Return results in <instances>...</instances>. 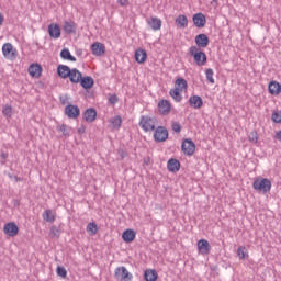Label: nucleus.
Instances as JSON below:
<instances>
[{"label":"nucleus","instance_id":"obj_1","mask_svg":"<svg viewBox=\"0 0 281 281\" xmlns=\"http://www.w3.org/2000/svg\"><path fill=\"white\" fill-rule=\"evenodd\" d=\"M189 54L193 58L198 67H203V65L207 63V55L203 50H201V48H199L198 46H191L189 48Z\"/></svg>","mask_w":281,"mask_h":281},{"label":"nucleus","instance_id":"obj_2","mask_svg":"<svg viewBox=\"0 0 281 281\" xmlns=\"http://www.w3.org/2000/svg\"><path fill=\"white\" fill-rule=\"evenodd\" d=\"M157 124L156 117H150L149 115H142L139 119V127L144 133H151V131H155V125Z\"/></svg>","mask_w":281,"mask_h":281},{"label":"nucleus","instance_id":"obj_3","mask_svg":"<svg viewBox=\"0 0 281 281\" xmlns=\"http://www.w3.org/2000/svg\"><path fill=\"white\" fill-rule=\"evenodd\" d=\"M252 188L257 192L267 194V192H271V180L269 178H258L254 181Z\"/></svg>","mask_w":281,"mask_h":281},{"label":"nucleus","instance_id":"obj_4","mask_svg":"<svg viewBox=\"0 0 281 281\" xmlns=\"http://www.w3.org/2000/svg\"><path fill=\"white\" fill-rule=\"evenodd\" d=\"M114 278L119 281H131V280H133V274L131 272H128L126 267L121 266L115 269Z\"/></svg>","mask_w":281,"mask_h":281},{"label":"nucleus","instance_id":"obj_5","mask_svg":"<svg viewBox=\"0 0 281 281\" xmlns=\"http://www.w3.org/2000/svg\"><path fill=\"white\" fill-rule=\"evenodd\" d=\"M181 150L187 157H192L196 151V145L192 142L191 138H186L181 144Z\"/></svg>","mask_w":281,"mask_h":281},{"label":"nucleus","instance_id":"obj_6","mask_svg":"<svg viewBox=\"0 0 281 281\" xmlns=\"http://www.w3.org/2000/svg\"><path fill=\"white\" fill-rule=\"evenodd\" d=\"M2 54L4 58H7L8 60H14V58H16L19 53L16 48H14L12 43H5L2 46Z\"/></svg>","mask_w":281,"mask_h":281},{"label":"nucleus","instance_id":"obj_7","mask_svg":"<svg viewBox=\"0 0 281 281\" xmlns=\"http://www.w3.org/2000/svg\"><path fill=\"white\" fill-rule=\"evenodd\" d=\"M168 128L165 126H158L154 130V140L157 143L166 142L168 139Z\"/></svg>","mask_w":281,"mask_h":281},{"label":"nucleus","instance_id":"obj_8","mask_svg":"<svg viewBox=\"0 0 281 281\" xmlns=\"http://www.w3.org/2000/svg\"><path fill=\"white\" fill-rule=\"evenodd\" d=\"M192 21L194 26L199 30L205 27V25L207 24V19L205 18V14L201 12L193 14Z\"/></svg>","mask_w":281,"mask_h":281},{"label":"nucleus","instance_id":"obj_9","mask_svg":"<svg viewBox=\"0 0 281 281\" xmlns=\"http://www.w3.org/2000/svg\"><path fill=\"white\" fill-rule=\"evenodd\" d=\"M65 115L70 120H76L77 117H80V108H78V105L68 104L65 108Z\"/></svg>","mask_w":281,"mask_h":281},{"label":"nucleus","instance_id":"obj_10","mask_svg":"<svg viewBox=\"0 0 281 281\" xmlns=\"http://www.w3.org/2000/svg\"><path fill=\"white\" fill-rule=\"evenodd\" d=\"M93 56L100 57L106 54V46L100 42H94L90 47Z\"/></svg>","mask_w":281,"mask_h":281},{"label":"nucleus","instance_id":"obj_11","mask_svg":"<svg viewBox=\"0 0 281 281\" xmlns=\"http://www.w3.org/2000/svg\"><path fill=\"white\" fill-rule=\"evenodd\" d=\"M171 110L172 105L170 104V101L162 99L158 102V111L160 115H169Z\"/></svg>","mask_w":281,"mask_h":281},{"label":"nucleus","instance_id":"obj_12","mask_svg":"<svg viewBox=\"0 0 281 281\" xmlns=\"http://www.w3.org/2000/svg\"><path fill=\"white\" fill-rule=\"evenodd\" d=\"M82 117L86 122L91 124V123L95 122V117H98V111H95L94 108H89V109L85 110Z\"/></svg>","mask_w":281,"mask_h":281},{"label":"nucleus","instance_id":"obj_13","mask_svg":"<svg viewBox=\"0 0 281 281\" xmlns=\"http://www.w3.org/2000/svg\"><path fill=\"white\" fill-rule=\"evenodd\" d=\"M195 45L199 49L207 47L210 45V37L205 33H201L195 36Z\"/></svg>","mask_w":281,"mask_h":281},{"label":"nucleus","instance_id":"obj_14","mask_svg":"<svg viewBox=\"0 0 281 281\" xmlns=\"http://www.w3.org/2000/svg\"><path fill=\"white\" fill-rule=\"evenodd\" d=\"M3 232L7 236L14 237L19 234V226L14 222H9L4 225Z\"/></svg>","mask_w":281,"mask_h":281},{"label":"nucleus","instance_id":"obj_15","mask_svg":"<svg viewBox=\"0 0 281 281\" xmlns=\"http://www.w3.org/2000/svg\"><path fill=\"white\" fill-rule=\"evenodd\" d=\"M27 71L32 78H41V74H43V67H41L40 64H31Z\"/></svg>","mask_w":281,"mask_h":281},{"label":"nucleus","instance_id":"obj_16","mask_svg":"<svg viewBox=\"0 0 281 281\" xmlns=\"http://www.w3.org/2000/svg\"><path fill=\"white\" fill-rule=\"evenodd\" d=\"M167 169L169 172H179L181 169V162L177 158H171L167 162Z\"/></svg>","mask_w":281,"mask_h":281},{"label":"nucleus","instance_id":"obj_17","mask_svg":"<svg viewBox=\"0 0 281 281\" xmlns=\"http://www.w3.org/2000/svg\"><path fill=\"white\" fill-rule=\"evenodd\" d=\"M68 78L70 82H72V85H78L80 82V78H82V72H80L78 68H72L69 72Z\"/></svg>","mask_w":281,"mask_h":281},{"label":"nucleus","instance_id":"obj_18","mask_svg":"<svg viewBox=\"0 0 281 281\" xmlns=\"http://www.w3.org/2000/svg\"><path fill=\"white\" fill-rule=\"evenodd\" d=\"M63 30L66 34H76V31L78 30V24L74 21H66L64 22Z\"/></svg>","mask_w":281,"mask_h":281},{"label":"nucleus","instance_id":"obj_19","mask_svg":"<svg viewBox=\"0 0 281 281\" xmlns=\"http://www.w3.org/2000/svg\"><path fill=\"white\" fill-rule=\"evenodd\" d=\"M60 25L56 24V23H52L48 25V34L50 36V38H58L60 36Z\"/></svg>","mask_w":281,"mask_h":281},{"label":"nucleus","instance_id":"obj_20","mask_svg":"<svg viewBox=\"0 0 281 281\" xmlns=\"http://www.w3.org/2000/svg\"><path fill=\"white\" fill-rule=\"evenodd\" d=\"M79 82L83 89H92L93 85L95 83V81L91 76L82 77V75Z\"/></svg>","mask_w":281,"mask_h":281},{"label":"nucleus","instance_id":"obj_21","mask_svg":"<svg viewBox=\"0 0 281 281\" xmlns=\"http://www.w3.org/2000/svg\"><path fill=\"white\" fill-rule=\"evenodd\" d=\"M189 105L191 109H201L203 106V99L199 95H191L189 98Z\"/></svg>","mask_w":281,"mask_h":281},{"label":"nucleus","instance_id":"obj_22","mask_svg":"<svg viewBox=\"0 0 281 281\" xmlns=\"http://www.w3.org/2000/svg\"><path fill=\"white\" fill-rule=\"evenodd\" d=\"M146 58H148V53H146L145 49L138 48L135 50V60L139 65H143V63H146Z\"/></svg>","mask_w":281,"mask_h":281},{"label":"nucleus","instance_id":"obj_23","mask_svg":"<svg viewBox=\"0 0 281 281\" xmlns=\"http://www.w3.org/2000/svg\"><path fill=\"white\" fill-rule=\"evenodd\" d=\"M268 91L271 95H280L281 85L278 81H271L268 86Z\"/></svg>","mask_w":281,"mask_h":281},{"label":"nucleus","instance_id":"obj_24","mask_svg":"<svg viewBox=\"0 0 281 281\" xmlns=\"http://www.w3.org/2000/svg\"><path fill=\"white\" fill-rule=\"evenodd\" d=\"M147 24L149 27H151V30H154V32L161 30V19L159 18H149L147 20Z\"/></svg>","mask_w":281,"mask_h":281},{"label":"nucleus","instance_id":"obj_25","mask_svg":"<svg viewBox=\"0 0 281 281\" xmlns=\"http://www.w3.org/2000/svg\"><path fill=\"white\" fill-rule=\"evenodd\" d=\"M71 72V68L67 65H59L57 67V74L59 78L66 79L69 78V74Z\"/></svg>","mask_w":281,"mask_h":281},{"label":"nucleus","instance_id":"obj_26","mask_svg":"<svg viewBox=\"0 0 281 281\" xmlns=\"http://www.w3.org/2000/svg\"><path fill=\"white\" fill-rule=\"evenodd\" d=\"M157 278H159L157 270H155V269H146L145 270V272H144L145 281H157Z\"/></svg>","mask_w":281,"mask_h":281},{"label":"nucleus","instance_id":"obj_27","mask_svg":"<svg viewBox=\"0 0 281 281\" xmlns=\"http://www.w3.org/2000/svg\"><path fill=\"white\" fill-rule=\"evenodd\" d=\"M176 25L179 30H186L188 27V16L180 14L176 19Z\"/></svg>","mask_w":281,"mask_h":281},{"label":"nucleus","instance_id":"obj_28","mask_svg":"<svg viewBox=\"0 0 281 281\" xmlns=\"http://www.w3.org/2000/svg\"><path fill=\"white\" fill-rule=\"evenodd\" d=\"M136 233L133 229H126L122 234V238L125 243H133L135 240Z\"/></svg>","mask_w":281,"mask_h":281},{"label":"nucleus","instance_id":"obj_29","mask_svg":"<svg viewBox=\"0 0 281 281\" xmlns=\"http://www.w3.org/2000/svg\"><path fill=\"white\" fill-rule=\"evenodd\" d=\"M182 91L180 88H175L169 91V94L175 100V102H181L183 100V95H181Z\"/></svg>","mask_w":281,"mask_h":281},{"label":"nucleus","instance_id":"obj_30","mask_svg":"<svg viewBox=\"0 0 281 281\" xmlns=\"http://www.w3.org/2000/svg\"><path fill=\"white\" fill-rule=\"evenodd\" d=\"M60 58H63V60H70V63H76V58L71 55L69 48L61 49Z\"/></svg>","mask_w":281,"mask_h":281},{"label":"nucleus","instance_id":"obj_31","mask_svg":"<svg viewBox=\"0 0 281 281\" xmlns=\"http://www.w3.org/2000/svg\"><path fill=\"white\" fill-rule=\"evenodd\" d=\"M43 218L46 221V223H54V221H56V214H54V211L52 210H46L43 213Z\"/></svg>","mask_w":281,"mask_h":281},{"label":"nucleus","instance_id":"obj_32","mask_svg":"<svg viewBox=\"0 0 281 281\" xmlns=\"http://www.w3.org/2000/svg\"><path fill=\"white\" fill-rule=\"evenodd\" d=\"M175 88L181 89V91L183 92V89H188V81L183 78H178L175 82Z\"/></svg>","mask_w":281,"mask_h":281},{"label":"nucleus","instance_id":"obj_33","mask_svg":"<svg viewBox=\"0 0 281 281\" xmlns=\"http://www.w3.org/2000/svg\"><path fill=\"white\" fill-rule=\"evenodd\" d=\"M87 232L88 234H90V236H95L98 234V224H95L94 222H90L87 225Z\"/></svg>","mask_w":281,"mask_h":281},{"label":"nucleus","instance_id":"obj_34","mask_svg":"<svg viewBox=\"0 0 281 281\" xmlns=\"http://www.w3.org/2000/svg\"><path fill=\"white\" fill-rule=\"evenodd\" d=\"M57 131L59 133H63L64 137H69V134L71 133V127L67 126L66 124H61L57 126Z\"/></svg>","mask_w":281,"mask_h":281},{"label":"nucleus","instance_id":"obj_35","mask_svg":"<svg viewBox=\"0 0 281 281\" xmlns=\"http://www.w3.org/2000/svg\"><path fill=\"white\" fill-rule=\"evenodd\" d=\"M237 256H238L239 260H245V259L249 258V254L247 252V248L246 247H239L237 249Z\"/></svg>","mask_w":281,"mask_h":281},{"label":"nucleus","instance_id":"obj_36","mask_svg":"<svg viewBox=\"0 0 281 281\" xmlns=\"http://www.w3.org/2000/svg\"><path fill=\"white\" fill-rule=\"evenodd\" d=\"M113 128L120 130L122 127V116L116 115L111 120Z\"/></svg>","mask_w":281,"mask_h":281},{"label":"nucleus","instance_id":"obj_37","mask_svg":"<svg viewBox=\"0 0 281 281\" xmlns=\"http://www.w3.org/2000/svg\"><path fill=\"white\" fill-rule=\"evenodd\" d=\"M205 76H206V80L211 82V85H214L215 80H214V69L212 68H207L205 70Z\"/></svg>","mask_w":281,"mask_h":281},{"label":"nucleus","instance_id":"obj_38","mask_svg":"<svg viewBox=\"0 0 281 281\" xmlns=\"http://www.w3.org/2000/svg\"><path fill=\"white\" fill-rule=\"evenodd\" d=\"M56 273L59 278H67V269H65L63 266L57 267Z\"/></svg>","mask_w":281,"mask_h":281},{"label":"nucleus","instance_id":"obj_39","mask_svg":"<svg viewBox=\"0 0 281 281\" xmlns=\"http://www.w3.org/2000/svg\"><path fill=\"white\" fill-rule=\"evenodd\" d=\"M272 122H274V124L281 123V112L276 111L272 113Z\"/></svg>","mask_w":281,"mask_h":281},{"label":"nucleus","instance_id":"obj_40","mask_svg":"<svg viewBox=\"0 0 281 281\" xmlns=\"http://www.w3.org/2000/svg\"><path fill=\"white\" fill-rule=\"evenodd\" d=\"M2 113L5 117H12V106L10 105H5L3 109H2Z\"/></svg>","mask_w":281,"mask_h":281},{"label":"nucleus","instance_id":"obj_41","mask_svg":"<svg viewBox=\"0 0 281 281\" xmlns=\"http://www.w3.org/2000/svg\"><path fill=\"white\" fill-rule=\"evenodd\" d=\"M171 128L173 133H181V123L180 122H172Z\"/></svg>","mask_w":281,"mask_h":281},{"label":"nucleus","instance_id":"obj_42","mask_svg":"<svg viewBox=\"0 0 281 281\" xmlns=\"http://www.w3.org/2000/svg\"><path fill=\"white\" fill-rule=\"evenodd\" d=\"M249 142H252V144H258V133L257 132H250L248 135Z\"/></svg>","mask_w":281,"mask_h":281},{"label":"nucleus","instance_id":"obj_43","mask_svg":"<svg viewBox=\"0 0 281 281\" xmlns=\"http://www.w3.org/2000/svg\"><path fill=\"white\" fill-rule=\"evenodd\" d=\"M198 254H202V256L210 254V247H198Z\"/></svg>","mask_w":281,"mask_h":281},{"label":"nucleus","instance_id":"obj_44","mask_svg":"<svg viewBox=\"0 0 281 281\" xmlns=\"http://www.w3.org/2000/svg\"><path fill=\"white\" fill-rule=\"evenodd\" d=\"M117 155L121 157V159H126V157H128V153L123 148L117 149Z\"/></svg>","mask_w":281,"mask_h":281},{"label":"nucleus","instance_id":"obj_45","mask_svg":"<svg viewBox=\"0 0 281 281\" xmlns=\"http://www.w3.org/2000/svg\"><path fill=\"white\" fill-rule=\"evenodd\" d=\"M196 247H210V241H207V239H200Z\"/></svg>","mask_w":281,"mask_h":281},{"label":"nucleus","instance_id":"obj_46","mask_svg":"<svg viewBox=\"0 0 281 281\" xmlns=\"http://www.w3.org/2000/svg\"><path fill=\"white\" fill-rule=\"evenodd\" d=\"M50 234L58 236L60 234V229L57 226H52Z\"/></svg>","mask_w":281,"mask_h":281},{"label":"nucleus","instance_id":"obj_47","mask_svg":"<svg viewBox=\"0 0 281 281\" xmlns=\"http://www.w3.org/2000/svg\"><path fill=\"white\" fill-rule=\"evenodd\" d=\"M117 95L116 94H112L110 98H109V102L110 104H117Z\"/></svg>","mask_w":281,"mask_h":281},{"label":"nucleus","instance_id":"obj_48","mask_svg":"<svg viewBox=\"0 0 281 281\" xmlns=\"http://www.w3.org/2000/svg\"><path fill=\"white\" fill-rule=\"evenodd\" d=\"M117 3L122 7V8H126L128 5V0H117Z\"/></svg>","mask_w":281,"mask_h":281},{"label":"nucleus","instance_id":"obj_49","mask_svg":"<svg viewBox=\"0 0 281 281\" xmlns=\"http://www.w3.org/2000/svg\"><path fill=\"white\" fill-rule=\"evenodd\" d=\"M14 181H15L16 183H19V182L23 181V178H21V177H19V176H15V177H14Z\"/></svg>","mask_w":281,"mask_h":281},{"label":"nucleus","instance_id":"obj_50","mask_svg":"<svg viewBox=\"0 0 281 281\" xmlns=\"http://www.w3.org/2000/svg\"><path fill=\"white\" fill-rule=\"evenodd\" d=\"M3 21H4L3 14L0 13V25H3Z\"/></svg>","mask_w":281,"mask_h":281},{"label":"nucleus","instance_id":"obj_51","mask_svg":"<svg viewBox=\"0 0 281 281\" xmlns=\"http://www.w3.org/2000/svg\"><path fill=\"white\" fill-rule=\"evenodd\" d=\"M277 139H279V142H281V131L277 132Z\"/></svg>","mask_w":281,"mask_h":281},{"label":"nucleus","instance_id":"obj_52","mask_svg":"<svg viewBox=\"0 0 281 281\" xmlns=\"http://www.w3.org/2000/svg\"><path fill=\"white\" fill-rule=\"evenodd\" d=\"M0 157H1L2 159H5V158L8 157V154L2 153V154L0 155Z\"/></svg>","mask_w":281,"mask_h":281},{"label":"nucleus","instance_id":"obj_53","mask_svg":"<svg viewBox=\"0 0 281 281\" xmlns=\"http://www.w3.org/2000/svg\"><path fill=\"white\" fill-rule=\"evenodd\" d=\"M78 133H85V127L79 128V130H78Z\"/></svg>","mask_w":281,"mask_h":281},{"label":"nucleus","instance_id":"obj_54","mask_svg":"<svg viewBox=\"0 0 281 281\" xmlns=\"http://www.w3.org/2000/svg\"><path fill=\"white\" fill-rule=\"evenodd\" d=\"M14 205H19V202H18V200H15V202H14Z\"/></svg>","mask_w":281,"mask_h":281}]
</instances>
